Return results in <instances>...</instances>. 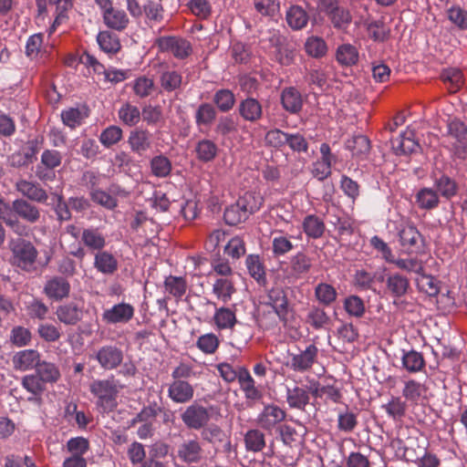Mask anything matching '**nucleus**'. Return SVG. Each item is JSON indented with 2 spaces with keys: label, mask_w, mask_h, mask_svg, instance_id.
Segmentation results:
<instances>
[{
  "label": "nucleus",
  "mask_w": 467,
  "mask_h": 467,
  "mask_svg": "<svg viewBox=\"0 0 467 467\" xmlns=\"http://www.w3.org/2000/svg\"><path fill=\"white\" fill-rule=\"evenodd\" d=\"M96 359L102 368L106 370L115 369L123 360V352L116 346H103L97 351Z\"/></svg>",
  "instance_id": "1a4fd4ad"
},
{
  "label": "nucleus",
  "mask_w": 467,
  "mask_h": 467,
  "mask_svg": "<svg viewBox=\"0 0 467 467\" xmlns=\"http://www.w3.org/2000/svg\"><path fill=\"white\" fill-rule=\"evenodd\" d=\"M119 120L126 126L135 127L140 120V111L137 106L125 102L119 109Z\"/></svg>",
  "instance_id": "8fccbe9b"
},
{
  "label": "nucleus",
  "mask_w": 467,
  "mask_h": 467,
  "mask_svg": "<svg viewBox=\"0 0 467 467\" xmlns=\"http://www.w3.org/2000/svg\"><path fill=\"white\" fill-rule=\"evenodd\" d=\"M296 423L302 428L297 431L290 425L284 424L278 431L279 436L283 443L290 448H294L303 443L306 435V428L298 420Z\"/></svg>",
  "instance_id": "5701e85b"
},
{
  "label": "nucleus",
  "mask_w": 467,
  "mask_h": 467,
  "mask_svg": "<svg viewBox=\"0 0 467 467\" xmlns=\"http://www.w3.org/2000/svg\"><path fill=\"white\" fill-rule=\"evenodd\" d=\"M245 450L257 453L264 451L266 446L265 435L259 429H251L246 431L244 437Z\"/></svg>",
  "instance_id": "c9c22d12"
},
{
  "label": "nucleus",
  "mask_w": 467,
  "mask_h": 467,
  "mask_svg": "<svg viewBox=\"0 0 467 467\" xmlns=\"http://www.w3.org/2000/svg\"><path fill=\"white\" fill-rule=\"evenodd\" d=\"M100 48L109 54H116L120 50L121 45L118 36L110 31H101L97 36Z\"/></svg>",
  "instance_id": "09e8293b"
},
{
  "label": "nucleus",
  "mask_w": 467,
  "mask_h": 467,
  "mask_svg": "<svg viewBox=\"0 0 467 467\" xmlns=\"http://www.w3.org/2000/svg\"><path fill=\"white\" fill-rule=\"evenodd\" d=\"M196 157L202 162L213 161L218 154V146L211 140L203 139L195 146Z\"/></svg>",
  "instance_id": "c03bdc74"
},
{
  "label": "nucleus",
  "mask_w": 467,
  "mask_h": 467,
  "mask_svg": "<svg viewBox=\"0 0 467 467\" xmlns=\"http://www.w3.org/2000/svg\"><path fill=\"white\" fill-rule=\"evenodd\" d=\"M455 140L451 150L453 155L460 160L467 158V126L458 118L449 119L447 121V134Z\"/></svg>",
  "instance_id": "7ed1b4c3"
},
{
  "label": "nucleus",
  "mask_w": 467,
  "mask_h": 467,
  "mask_svg": "<svg viewBox=\"0 0 467 467\" xmlns=\"http://www.w3.org/2000/svg\"><path fill=\"white\" fill-rule=\"evenodd\" d=\"M302 226L305 234L313 239L320 238L326 229L324 222L315 214L306 216Z\"/></svg>",
  "instance_id": "49530a36"
},
{
  "label": "nucleus",
  "mask_w": 467,
  "mask_h": 467,
  "mask_svg": "<svg viewBox=\"0 0 467 467\" xmlns=\"http://www.w3.org/2000/svg\"><path fill=\"white\" fill-rule=\"evenodd\" d=\"M407 407L406 400H402L400 397H391L389 401L383 406L389 416L395 420L405 417Z\"/></svg>",
  "instance_id": "e2e57ef3"
},
{
  "label": "nucleus",
  "mask_w": 467,
  "mask_h": 467,
  "mask_svg": "<svg viewBox=\"0 0 467 467\" xmlns=\"http://www.w3.org/2000/svg\"><path fill=\"white\" fill-rule=\"evenodd\" d=\"M264 198L257 192H246L236 202L227 206L223 213L226 224L235 226L245 222L263 205Z\"/></svg>",
  "instance_id": "f257e3e1"
},
{
  "label": "nucleus",
  "mask_w": 467,
  "mask_h": 467,
  "mask_svg": "<svg viewBox=\"0 0 467 467\" xmlns=\"http://www.w3.org/2000/svg\"><path fill=\"white\" fill-rule=\"evenodd\" d=\"M213 101L221 112L226 113L233 109L236 99L232 90L222 88L214 93Z\"/></svg>",
  "instance_id": "603ef678"
},
{
  "label": "nucleus",
  "mask_w": 467,
  "mask_h": 467,
  "mask_svg": "<svg viewBox=\"0 0 467 467\" xmlns=\"http://www.w3.org/2000/svg\"><path fill=\"white\" fill-rule=\"evenodd\" d=\"M150 169L154 176L165 178L171 171V162L163 155L155 156L150 161Z\"/></svg>",
  "instance_id": "69168bd1"
},
{
  "label": "nucleus",
  "mask_w": 467,
  "mask_h": 467,
  "mask_svg": "<svg viewBox=\"0 0 467 467\" xmlns=\"http://www.w3.org/2000/svg\"><path fill=\"white\" fill-rule=\"evenodd\" d=\"M306 323L314 329L320 330L329 325L330 317L323 308L314 306L306 314Z\"/></svg>",
  "instance_id": "de8ad7c7"
},
{
  "label": "nucleus",
  "mask_w": 467,
  "mask_h": 467,
  "mask_svg": "<svg viewBox=\"0 0 467 467\" xmlns=\"http://www.w3.org/2000/svg\"><path fill=\"white\" fill-rule=\"evenodd\" d=\"M59 376V370L54 364L37 360L35 364V373L31 375V393L41 392L46 382H55Z\"/></svg>",
  "instance_id": "39448f33"
},
{
  "label": "nucleus",
  "mask_w": 467,
  "mask_h": 467,
  "mask_svg": "<svg viewBox=\"0 0 467 467\" xmlns=\"http://www.w3.org/2000/svg\"><path fill=\"white\" fill-rule=\"evenodd\" d=\"M271 45L275 48V60L282 66H289L295 57V49L287 39L280 34H274L270 38Z\"/></svg>",
  "instance_id": "9d476101"
},
{
  "label": "nucleus",
  "mask_w": 467,
  "mask_h": 467,
  "mask_svg": "<svg viewBox=\"0 0 467 467\" xmlns=\"http://www.w3.org/2000/svg\"><path fill=\"white\" fill-rule=\"evenodd\" d=\"M318 355V348L315 344H310L299 354L291 358V368L295 371L304 372L309 370L316 363Z\"/></svg>",
  "instance_id": "ddd939ff"
},
{
  "label": "nucleus",
  "mask_w": 467,
  "mask_h": 467,
  "mask_svg": "<svg viewBox=\"0 0 467 467\" xmlns=\"http://www.w3.org/2000/svg\"><path fill=\"white\" fill-rule=\"evenodd\" d=\"M104 24L117 31L124 30L129 25V17L125 11L111 7L102 15Z\"/></svg>",
  "instance_id": "72a5a7b5"
},
{
  "label": "nucleus",
  "mask_w": 467,
  "mask_h": 467,
  "mask_svg": "<svg viewBox=\"0 0 467 467\" xmlns=\"http://www.w3.org/2000/svg\"><path fill=\"white\" fill-rule=\"evenodd\" d=\"M391 148L396 155H407L414 152L420 147L419 143L407 136V133H401L399 137L390 139Z\"/></svg>",
  "instance_id": "a19ab883"
},
{
  "label": "nucleus",
  "mask_w": 467,
  "mask_h": 467,
  "mask_svg": "<svg viewBox=\"0 0 467 467\" xmlns=\"http://www.w3.org/2000/svg\"><path fill=\"white\" fill-rule=\"evenodd\" d=\"M0 218L8 226L11 231L22 238L27 236L29 228L27 223L29 222L23 221L21 218H14L13 213H10L7 207L3 203H0Z\"/></svg>",
  "instance_id": "a878e982"
},
{
  "label": "nucleus",
  "mask_w": 467,
  "mask_h": 467,
  "mask_svg": "<svg viewBox=\"0 0 467 467\" xmlns=\"http://www.w3.org/2000/svg\"><path fill=\"white\" fill-rule=\"evenodd\" d=\"M88 116V109L85 107L83 109L78 108H69L61 112L63 124L71 130L80 126Z\"/></svg>",
  "instance_id": "37998d69"
},
{
  "label": "nucleus",
  "mask_w": 467,
  "mask_h": 467,
  "mask_svg": "<svg viewBox=\"0 0 467 467\" xmlns=\"http://www.w3.org/2000/svg\"><path fill=\"white\" fill-rule=\"evenodd\" d=\"M193 396L194 387L187 380H176L169 385L168 397L175 403H188Z\"/></svg>",
  "instance_id": "f3484780"
},
{
  "label": "nucleus",
  "mask_w": 467,
  "mask_h": 467,
  "mask_svg": "<svg viewBox=\"0 0 467 467\" xmlns=\"http://www.w3.org/2000/svg\"><path fill=\"white\" fill-rule=\"evenodd\" d=\"M128 143L133 153L142 156L151 148V134L148 130L135 128L130 132Z\"/></svg>",
  "instance_id": "f8f14e48"
},
{
  "label": "nucleus",
  "mask_w": 467,
  "mask_h": 467,
  "mask_svg": "<svg viewBox=\"0 0 467 467\" xmlns=\"http://www.w3.org/2000/svg\"><path fill=\"white\" fill-rule=\"evenodd\" d=\"M308 18L307 13L299 5H292L286 12V22L296 30L305 27Z\"/></svg>",
  "instance_id": "3c124183"
},
{
  "label": "nucleus",
  "mask_w": 467,
  "mask_h": 467,
  "mask_svg": "<svg viewBox=\"0 0 467 467\" xmlns=\"http://www.w3.org/2000/svg\"><path fill=\"white\" fill-rule=\"evenodd\" d=\"M416 282L419 290L426 293L429 296H436L440 292V282L433 276L426 275L424 271Z\"/></svg>",
  "instance_id": "680f3d73"
},
{
  "label": "nucleus",
  "mask_w": 467,
  "mask_h": 467,
  "mask_svg": "<svg viewBox=\"0 0 467 467\" xmlns=\"http://www.w3.org/2000/svg\"><path fill=\"white\" fill-rule=\"evenodd\" d=\"M368 37L374 42L383 43L390 37V28L383 19L366 21L364 23Z\"/></svg>",
  "instance_id": "473e14b6"
},
{
  "label": "nucleus",
  "mask_w": 467,
  "mask_h": 467,
  "mask_svg": "<svg viewBox=\"0 0 467 467\" xmlns=\"http://www.w3.org/2000/svg\"><path fill=\"white\" fill-rule=\"evenodd\" d=\"M155 85L152 78L140 76L134 80L133 92L140 99L149 97L154 90Z\"/></svg>",
  "instance_id": "774afa93"
},
{
  "label": "nucleus",
  "mask_w": 467,
  "mask_h": 467,
  "mask_svg": "<svg viewBox=\"0 0 467 467\" xmlns=\"http://www.w3.org/2000/svg\"><path fill=\"white\" fill-rule=\"evenodd\" d=\"M56 314L57 319L61 323L68 326H75L82 318V308H80L76 303L70 302L59 306L57 308Z\"/></svg>",
  "instance_id": "7c9ffc66"
},
{
  "label": "nucleus",
  "mask_w": 467,
  "mask_h": 467,
  "mask_svg": "<svg viewBox=\"0 0 467 467\" xmlns=\"http://www.w3.org/2000/svg\"><path fill=\"white\" fill-rule=\"evenodd\" d=\"M202 449L197 440H190L180 445L178 457L185 463H197L201 461Z\"/></svg>",
  "instance_id": "cd10ccee"
},
{
  "label": "nucleus",
  "mask_w": 467,
  "mask_h": 467,
  "mask_svg": "<svg viewBox=\"0 0 467 467\" xmlns=\"http://www.w3.org/2000/svg\"><path fill=\"white\" fill-rule=\"evenodd\" d=\"M358 48L351 44H342L337 49L336 59L341 66H354L358 62Z\"/></svg>",
  "instance_id": "79ce46f5"
},
{
  "label": "nucleus",
  "mask_w": 467,
  "mask_h": 467,
  "mask_svg": "<svg viewBox=\"0 0 467 467\" xmlns=\"http://www.w3.org/2000/svg\"><path fill=\"white\" fill-rule=\"evenodd\" d=\"M435 191L439 195L446 200H451L458 194L459 185L457 182L447 174H441L440 177H434Z\"/></svg>",
  "instance_id": "2f4dec72"
},
{
  "label": "nucleus",
  "mask_w": 467,
  "mask_h": 467,
  "mask_svg": "<svg viewBox=\"0 0 467 467\" xmlns=\"http://www.w3.org/2000/svg\"><path fill=\"white\" fill-rule=\"evenodd\" d=\"M143 10L145 22L150 27L159 26L163 23L165 9L160 1L146 0L143 4Z\"/></svg>",
  "instance_id": "393cba45"
},
{
  "label": "nucleus",
  "mask_w": 467,
  "mask_h": 467,
  "mask_svg": "<svg viewBox=\"0 0 467 467\" xmlns=\"http://www.w3.org/2000/svg\"><path fill=\"white\" fill-rule=\"evenodd\" d=\"M163 410L156 401L144 406L142 410L130 421L129 427H134L139 422H150V419H155Z\"/></svg>",
  "instance_id": "864d4df0"
},
{
  "label": "nucleus",
  "mask_w": 467,
  "mask_h": 467,
  "mask_svg": "<svg viewBox=\"0 0 467 467\" xmlns=\"http://www.w3.org/2000/svg\"><path fill=\"white\" fill-rule=\"evenodd\" d=\"M213 292L223 303H227L231 300L235 288L231 279L219 278L213 284Z\"/></svg>",
  "instance_id": "4d7b16f0"
},
{
  "label": "nucleus",
  "mask_w": 467,
  "mask_h": 467,
  "mask_svg": "<svg viewBox=\"0 0 467 467\" xmlns=\"http://www.w3.org/2000/svg\"><path fill=\"white\" fill-rule=\"evenodd\" d=\"M12 265L24 271H29V241L17 238L11 241Z\"/></svg>",
  "instance_id": "dca6fc26"
},
{
  "label": "nucleus",
  "mask_w": 467,
  "mask_h": 467,
  "mask_svg": "<svg viewBox=\"0 0 467 467\" xmlns=\"http://www.w3.org/2000/svg\"><path fill=\"white\" fill-rule=\"evenodd\" d=\"M313 265V259L304 252H298L290 258L288 273L295 278L307 275Z\"/></svg>",
  "instance_id": "4be33fe9"
},
{
  "label": "nucleus",
  "mask_w": 467,
  "mask_h": 467,
  "mask_svg": "<svg viewBox=\"0 0 467 467\" xmlns=\"http://www.w3.org/2000/svg\"><path fill=\"white\" fill-rule=\"evenodd\" d=\"M182 422L191 430H202L210 420L208 410L198 404L193 403L188 406L181 415Z\"/></svg>",
  "instance_id": "0eeeda50"
},
{
  "label": "nucleus",
  "mask_w": 467,
  "mask_h": 467,
  "mask_svg": "<svg viewBox=\"0 0 467 467\" xmlns=\"http://www.w3.org/2000/svg\"><path fill=\"white\" fill-rule=\"evenodd\" d=\"M157 45L161 51L171 53L177 59H185L192 54L191 42L182 36H161L157 39Z\"/></svg>",
  "instance_id": "423d86ee"
},
{
  "label": "nucleus",
  "mask_w": 467,
  "mask_h": 467,
  "mask_svg": "<svg viewBox=\"0 0 467 467\" xmlns=\"http://www.w3.org/2000/svg\"><path fill=\"white\" fill-rule=\"evenodd\" d=\"M309 401V391L306 389L299 386L287 389L286 402L291 409L305 411Z\"/></svg>",
  "instance_id": "c756f323"
},
{
  "label": "nucleus",
  "mask_w": 467,
  "mask_h": 467,
  "mask_svg": "<svg viewBox=\"0 0 467 467\" xmlns=\"http://www.w3.org/2000/svg\"><path fill=\"white\" fill-rule=\"evenodd\" d=\"M238 382L249 407L263 398L262 391L255 387V381L246 368H241Z\"/></svg>",
  "instance_id": "2eb2a0df"
},
{
  "label": "nucleus",
  "mask_w": 467,
  "mask_h": 467,
  "mask_svg": "<svg viewBox=\"0 0 467 467\" xmlns=\"http://www.w3.org/2000/svg\"><path fill=\"white\" fill-rule=\"evenodd\" d=\"M90 393L97 399L96 407L100 413H109L118 407L119 387L114 376L95 379L89 384Z\"/></svg>",
  "instance_id": "f03ea898"
},
{
  "label": "nucleus",
  "mask_w": 467,
  "mask_h": 467,
  "mask_svg": "<svg viewBox=\"0 0 467 467\" xmlns=\"http://www.w3.org/2000/svg\"><path fill=\"white\" fill-rule=\"evenodd\" d=\"M402 367L410 373L422 371L426 366L423 355L414 349L403 351Z\"/></svg>",
  "instance_id": "ea45409f"
},
{
  "label": "nucleus",
  "mask_w": 467,
  "mask_h": 467,
  "mask_svg": "<svg viewBox=\"0 0 467 467\" xmlns=\"http://www.w3.org/2000/svg\"><path fill=\"white\" fill-rule=\"evenodd\" d=\"M315 296L320 304L330 306L337 300V293L333 285L320 283L315 288Z\"/></svg>",
  "instance_id": "052dcab7"
},
{
  "label": "nucleus",
  "mask_w": 467,
  "mask_h": 467,
  "mask_svg": "<svg viewBox=\"0 0 467 467\" xmlns=\"http://www.w3.org/2000/svg\"><path fill=\"white\" fill-rule=\"evenodd\" d=\"M400 245L410 253H418L421 247L422 235L413 225H407L399 232Z\"/></svg>",
  "instance_id": "aec40b11"
},
{
  "label": "nucleus",
  "mask_w": 467,
  "mask_h": 467,
  "mask_svg": "<svg viewBox=\"0 0 467 467\" xmlns=\"http://www.w3.org/2000/svg\"><path fill=\"white\" fill-rule=\"evenodd\" d=\"M134 315V308L131 305L120 303L107 309L102 314L103 320L108 324L127 323Z\"/></svg>",
  "instance_id": "6ab92c4d"
},
{
  "label": "nucleus",
  "mask_w": 467,
  "mask_h": 467,
  "mask_svg": "<svg viewBox=\"0 0 467 467\" xmlns=\"http://www.w3.org/2000/svg\"><path fill=\"white\" fill-rule=\"evenodd\" d=\"M305 50L307 55L319 58L327 54V47L323 38L318 36H310L305 43Z\"/></svg>",
  "instance_id": "0e129e2a"
},
{
  "label": "nucleus",
  "mask_w": 467,
  "mask_h": 467,
  "mask_svg": "<svg viewBox=\"0 0 467 467\" xmlns=\"http://www.w3.org/2000/svg\"><path fill=\"white\" fill-rule=\"evenodd\" d=\"M281 104L291 114H297L303 108L301 93L295 87L285 88L281 92Z\"/></svg>",
  "instance_id": "b1692460"
},
{
  "label": "nucleus",
  "mask_w": 467,
  "mask_h": 467,
  "mask_svg": "<svg viewBox=\"0 0 467 467\" xmlns=\"http://www.w3.org/2000/svg\"><path fill=\"white\" fill-rule=\"evenodd\" d=\"M441 78L448 85V89L451 93L457 92L463 83L462 73L458 68L451 67L443 69L441 74Z\"/></svg>",
  "instance_id": "6e6d98bb"
},
{
  "label": "nucleus",
  "mask_w": 467,
  "mask_h": 467,
  "mask_svg": "<svg viewBox=\"0 0 467 467\" xmlns=\"http://www.w3.org/2000/svg\"><path fill=\"white\" fill-rule=\"evenodd\" d=\"M248 273L258 284L266 282V273L264 262L259 254H249L245 259Z\"/></svg>",
  "instance_id": "e433bc0d"
},
{
  "label": "nucleus",
  "mask_w": 467,
  "mask_h": 467,
  "mask_svg": "<svg viewBox=\"0 0 467 467\" xmlns=\"http://www.w3.org/2000/svg\"><path fill=\"white\" fill-rule=\"evenodd\" d=\"M287 416L286 411L276 404L271 403L264 407L262 411L258 414L257 424L258 426L271 433L273 431H278L284 425Z\"/></svg>",
  "instance_id": "20e7f679"
},
{
  "label": "nucleus",
  "mask_w": 467,
  "mask_h": 467,
  "mask_svg": "<svg viewBox=\"0 0 467 467\" xmlns=\"http://www.w3.org/2000/svg\"><path fill=\"white\" fill-rule=\"evenodd\" d=\"M410 288V280L401 274L389 275L386 279V294L394 298L407 295Z\"/></svg>",
  "instance_id": "412c9836"
},
{
  "label": "nucleus",
  "mask_w": 467,
  "mask_h": 467,
  "mask_svg": "<svg viewBox=\"0 0 467 467\" xmlns=\"http://www.w3.org/2000/svg\"><path fill=\"white\" fill-rule=\"evenodd\" d=\"M216 108L208 102L200 104L194 114L195 123L201 131L203 128H211L216 120Z\"/></svg>",
  "instance_id": "c85d7f7f"
},
{
  "label": "nucleus",
  "mask_w": 467,
  "mask_h": 467,
  "mask_svg": "<svg viewBox=\"0 0 467 467\" xmlns=\"http://www.w3.org/2000/svg\"><path fill=\"white\" fill-rule=\"evenodd\" d=\"M164 290L176 301H180L186 294L188 283L185 277L170 275L163 283Z\"/></svg>",
  "instance_id": "f704fd0d"
},
{
  "label": "nucleus",
  "mask_w": 467,
  "mask_h": 467,
  "mask_svg": "<svg viewBox=\"0 0 467 467\" xmlns=\"http://www.w3.org/2000/svg\"><path fill=\"white\" fill-rule=\"evenodd\" d=\"M213 321L219 329H233L237 323V318L234 310L223 306L216 309Z\"/></svg>",
  "instance_id": "a18cd8bd"
},
{
  "label": "nucleus",
  "mask_w": 467,
  "mask_h": 467,
  "mask_svg": "<svg viewBox=\"0 0 467 467\" xmlns=\"http://www.w3.org/2000/svg\"><path fill=\"white\" fill-rule=\"evenodd\" d=\"M182 83V76L176 70H168L161 73L160 77L161 87L166 92L179 89Z\"/></svg>",
  "instance_id": "bf43d9fd"
},
{
  "label": "nucleus",
  "mask_w": 467,
  "mask_h": 467,
  "mask_svg": "<svg viewBox=\"0 0 467 467\" xmlns=\"http://www.w3.org/2000/svg\"><path fill=\"white\" fill-rule=\"evenodd\" d=\"M425 391L426 388L423 384L411 379L404 381L402 397L408 401L417 403Z\"/></svg>",
  "instance_id": "13d9d810"
},
{
  "label": "nucleus",
  "mask_w": 467,
  "mask_h": 467,
  "mask_svg": "<svg viewBox=\"0 0 467 467\" xmlns=\"http://www.w3.org/2000/svg\"><path fill=\"white\" fill-rule=\"evenodd\" d=\"M416 203L420 209L433 210L440 204V196L432 188L424 187L415 196Z\"/></svg>",
  "instance_id": "58836bf2"
},
{
  "label": "nucleus",
  "mask_w": 467,
  "mask_h": 467,
  "mask_svg": "<svg viewBox=\"0 0 467 467\" xmlns=\"http://www.w3.org/2000/svg\"><path fill=\"white\" fill-rule=\"evenodd\" d=\"M123 138V131L121 128L116 125H111L102 130L99 136V140L106 148L117 144Z\"/></svg>",
  "instance_id": "338daca9"
},
{
  "label": "nucleus",
  "mask_w": 467,
  "mask_h": 467,
  "mask_svg": "<svg viewBox=\"0 0 467 467\" xmlns=\"http://www.w3.org/2000/svg\"><path fill=\"white\" fill-rule=\"evenodd\" d=\"M237 111L239 116L247 122L256 123L262 119L264 111L262 103L252 97H247L239 102Z\"/></svg>",
  "instance_id": "9b49d317"
},
{
  "label": "nucleus",
  "mask_w": 467,
  "mask_h": 467,
  "mask_svg": "<svg viewBox=\"0 0 467 467\" xmlns=\"http://www.w3.org/2000/svg\"><path fill=\"white\" fill-rule=\"evenodd\" d=\"M346 147L353 156H363L369 152L370 141L364 135L353 136L347 140Z\"/></svg>",
  "instance_id": "5fc2aeb1"
},
{
  "label": "nucleus",
  "mask_w": 467,
  "mask_h": 467,
  "mask_svg": "<svg viewBox=\"0 0 467 467\" xmlns=\"http://www.w3.org/2000/svg\"><path fill=\"white\" fill-rule=\"evenodd\" d=\"M94 267L103 275H112L118 270L119 264L111 253L101 250L95 254Z\"/></svg>",
  "instance_id": "bb28decb"
},
{
  "label": "nucleus",
  "mask_w": 467,
  "mask_h": 467,
  "mask_svg": "<svg viewBox=\"0 0 467 467\" xmlns=\"http://www.w3.org/2000/svg\"><path fill=\"white\" fill-rule=\"evenodd\" d=\"M268 302L281 320H286L289 302L285 291L281 286H274L267 293Z\"/></svg>",
  "instance_id": "4468645a"
},
{
  "label": "nucleus",
  "mask_w": 467,
  "mask_h": 467,
  "mask_svg": "<svg viewBox=\"0 0 467 467\" xmlns=\"http://www.w3.org/2000/svg\"><path fill=\"white\" fill-rule=\"evenodd\" d=\"M81 242L91 251L99 252L106 246L105 236L97 228L84 229Z\"/></svg>",
  "instance_id": "4c0bfd02"
},
{
  "label": "nucleus",
  "mask_w": 467,
  "mask_h": 467,
  "mask_svg": "<svg viewBox=\"0 0 467 467\" xmlns=\"http://www.w3.org/2000/svg\"><path fill=\"white\" fill-rule=\"evenodd\" d=\"M201 437L214 447L223 448L225 452H230L232 450L230 435L215 424L204 427L201 431Z\"/></svg>",
  "instance_id": "6e6552de"
},
{
  "label": "nucleus",
  "mask_w": 467,
  "mask_h": 467,
  "mask_svg": "<svg viewBox=\"0 0 467 467\" xmlns=\"http://www.w3.org/2000/svg\"><path fill=\"white\" fill-rule=\"evenodd\" d=\"M71 285L63 276H54L45 285L44 293L47 297L61 301L69 296Z\"/></svg>",
  "instance_id": "a211bd4d"
}]
</instances>
